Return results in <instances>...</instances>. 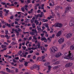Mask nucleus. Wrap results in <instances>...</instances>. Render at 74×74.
<instances>
[{
  "mask_svg": "<svg viewBox=\"0 0 74 74\" xmlns=\"http://www.w3.org/2000/svg\"><path fill=\"white\" fill-rule=\"evenodd\" d=\"M0 37H1V38H4L5 36L4 35H1Z\"/></svg>",
  "mask_w": 74,
  "mask_h": 74,
  "instance_id": "6e6d98bb",
  "label": "nucleus"
},
{
  "mask_svg": "<svg viewBox=\"0 0 74 74\" xmlns=\"http://www.w3.org/2000/svg\"><path fill=\"white\" fill-rule=\"evenodd\" d=\"M40 5V4L39 3L36 4V5H35L36 7H38Z\"/></svg>",
  "mask_w": 74,
  "mask_h": 74,
  "instance_id": "4d7b16f0",
  "label": "nucleus"
},
{
  "mask_svg": "<svg viewBox=\"0 0 74 74\" xmlns=\"http://www.w3.org/2000/svg\"><path fill=\"white\" fill-rule=\"evenodd\" d=\"M45 36L46 37H48V34H46L45 35Z\"/></svg>",
  "mask_w": 74,
  "mask_h": 74,
  "instance_id": "774afa93",
  "label": "nucleus"
},
{
  "mask_svg": "<svg viewBox=\"0 0 74 74\" xmlns=\"http://www.w3.org/2000/svg\"><path fill=\"white\" fill-rule=\"evenodd\" d=\"M35 23H36V25H38L39 23V22H38L37 20H35L34 22Z\"/></svg>",
  "mask_w": 74,
  "mask_h": 74,
  "instance_id": "5701e85b",
  "label": "nucleus"
},
{
  "mask_svg": "<svg viewBox=\"0 0 74 74\" xmlns=\"http://www.w3.org/2000/svg\"><path fill=\"white\" fill-rule=\"evenodd\" d=\"M29 60L31 62H32L33 63H34V61L32 59H30Z\"/></svg>",
  "mask_w": 74,
  "mask_h": 74,
  "instance_id": "c03bdc74",
  "label": "nucleus"
},
{
  "mask_svg": "<svg viewBox=\"0 0 74 74\" xmlns=\"http://www.w3.org/2000/svg\"><path fill=\"white\" fill-rule=\"evenodd\" d=\"M42 20H43V21L44 22H47L48 21V20L47 19H45L44 18L42 19Z\"/></svg>",
  "mask_w": 74,
  "mask_h": 74,
  "instance_id": "b1692460",
  "label": "nucleus"
},
{
  "mask_svg": "<svg viewBox=\"0 0 74 74\" xmlns=\"http://www.w3.org/2000/svg\"><path fill=\"white\" fill-rule=\"evenodd\" d=\"M69 25L71 27V26H74V21L71 20V21L69 22Z\"/></svg>",
  "mask_w": 74,
  "mask_h": 74,
  "instance_id": "39448f33",
  "label": "nucleus"
},
{
  "mask_svg": "<svg viewBox=\"0 0 74 74\" xmlns=\"http://www.w3.org/2000/svg\"><path fill=\"white\" fill-rule=\"evenodd\" d=\"M40 48L41 50H44V51H45V48L42 46L40 47Z\"/></svg>",
  "mask_w": 74,
  "mask_h": 74,
  "instance_id": "412c9836",
  "label": "nucleus"
},
{
  "mask_svg": "<svg viewBox=\"0 0 74 74\" xmlns=\"http://www.w3.org/2000/svg\"><path fill=\"white\" fill-rule=\"evenodd\" d=\"M64 48V45H62L61 46L62 49H63V48Z\"/></svg>",
  "mask_w": 74,
  "mask_h": 74,
  "instance_id": "8fccbe9b",
  "label": "nucleus"
},
{
  "mask_svg": "<svg viewBox=\"0 0 74 74\" xmlns=\"http://www.w3.org/2000/svg\"><path fill=\"white\" fill-rule=\"evenodd\" d=\"M57 60L56 59H54L52 60V62H56Z\"/></svg>",
  "mask_w": 74,
  "mask_h": 74,
  "instance_id": "ea45409f",
  "label": "nucleus"
},
{
  "mask_svg": "<svg viewBox=\"0 0 74 74\" xmlns=\"http://www.w3.org/2000/svg\"><path fill=\"white\" fill-rule=\"evenodd\" d=\"M10 37L11 36H8L7 34L5 35V37L7 38V39H10Z\"/></svg>",
  "mask_w": 74,
  "mask_h": 74,
  "instance_id": "f3484780",
  "label": "nucleus"
},
{
  "mask_svg": "<svg viewBox=\"0 0 74 74\" xmlns=\"http://www.w3.org/2000/svg\"><path fill=\"white\" fill-rule=\"evenodd\" d=\"M35 16V18H36V19H37L38 17H39V16H40V14H38L37 15L36 14L34 15Z\"/></svg>",
  "mask_w": 74,
  "mask_h": 74,
  "instance_id": "6ab92c4d",
  "label": "nucleus"
},
{
  "mask_svg": "<svg viewBox=\"0 0 74 74\" xmlns=\"http://www.w3.org/2000/svg\"><path fill=\"white\" fill-rule=\"evenodd\" d=\"M5 25L8 26V27H11V24H8V23L6 24Z\"/></svg>",
  "mask_w": 74,
  "mask_h": 74,
  "instance_id": "bb28decb",
  "label": "nucleus"
},
{
  "mask_svg": "<svg viewBox=\"0 0 74 74\" xmlns=\"http://www.w3.org/2000/svg\"><path fill=\"white\" fill-rule=\"evenodd\" d=\"M14 16L13 15H12L10 16V19H12L14 18Z\"/></svg>",
  "mask_w": 74,
  "mask_h": 74,
  "instance_id": "473e14b6",
  "label": "nucleus"
},
{
  "mask_svg": "<svg viewBox=\"0 0 74 74\" xmlns=\"http://www.w3.org/2000/svg\"><path fill=\"white\" fill-rule=\"evenodd\" d=\"M33 52H34V51L33 50H31V51H30L29 52L30 53H33Z\"/></svg>",
  "mask_w": 74,
  "mask_h": 74,
  "instance_id": "69168bd1",
  "label": "nucleus"
},
{
  "mask_svg": "<svg viewBox=\"0 0 74 74\" xmlns=\"http://www.w3.org/2000/svg\"><path fill=\"white\" fill-rule=\"evenodd\" d=\"M50 52L51 53H53L58 51V48L57 47L53 46L50 48Z\"/></svg>",
  "mask_w": 74,
  "mask_h": 74,
  "instance_id": "f03ea898",
  "label": "nucleus"
},
{
  "mask_svg": "<svg viewBox=\"0 0 74 74\" xmlns=\"http://www.w3.org/2000/svg\"><path fill=\"white\" fill-rule=\"evenodd\" d=\"M12 40L13 41H15V40H16L15 37H14L13 38H12Z\"/></svg>",
  "mask_w": 74,
  "mask_h": 74,
  "instance_id": "13d9d810",
  "label": "nucleus"
},
{
  "mask_svg": "<svg viewBox=\"0 0 74 74\" xmlns=\"http://www.w3.org/2000/svg\"><path fill=\"white\" fill-rule=\"evenodd\" d=\"M25 8V7L24 6L21 8V10L23 11V12H24L25 11V9H24Z\"/></svg>",
  "mask_w": 74,
  "mask_h": 74,
  "instance_id": "c756f323",
  "label": "nucleus"
},
{
  "mask_svg": "<svg viewBox=\"0 0 74 74\" xmlns=\"http://www.w3.org/2000/svg\"><path fill=\"white\" fill-rule=\"evenodd\" d=\"M32 26L33 28H35L36 27V26H35V24L33 23L32 24Z\"/></svg>",
  "mask_w": 74,
  "mask_h": 74,
  "instance_id": "2f4dec72",
  "label": "nucleus"
},
{
  "mask_svg": "<svg viewBox=\"0 0 74 74\" xmlns=\"http://www.w3.org/2000/svg\"><path fill=\"white\" fill-rule=\"evenodd\" d=\"M40 45H41V44H40V43H39L37 45H36V46H37L38 47V49H40Z\"/></svg>",
  "mask_w": 74,
  "mask_h": 74,
  "instance_id": "a211bd4d",
  "label": "nucleus"
},
{
  "mask_svg": "<svg viewBox=\"0 0 74 74\" xmlns=\"http://www.w3.org/2000/svg\"><path fill=\"white\" fill-rule=\"evenodd\" d=\"M4 57H5V58H8V55L7 54H6L5 55H4Z\"/></svg>",
  "mask_w": 74,
  "mask_h": 74,
  "instance_id": "de8ad7c7",
  "label": "nucleus"
},
{
  "mask_svg": "<svg viewBox=\"0 0 74 74\" xmlns=\"http://www.w3.org/2000/svg\"><path fill=\"white\" fill-rule=\"evenodd\" d=\"M30 56H31V55H28L27 57V58H30Z\"/></svg>",
  "mask_w": 74,
  "mask_h": 74,
  "instance_id": "338daca9",
  "label": "nucleus"
},
{
  "mask_svg": "<svg viewBox=\"0 0 74 74\" xmlns=\"http://www.w3.org/2000/svg\"><path fill=\"white\" fill-rule=\"evenodd\" d=\"M58 66H56L53 67V69L54 70H55L56 69H58Z\"/></svg>",
  "mask_w": 74,
  "mask_h": 74,
  "instance_id": "72a5a7b5",
  "label": "nucleus"
},
{
  "mask_svg": "<svg viewBox=\"0 0 74 74\" xmlns=\"http://www.w3.org/2000/svg\"><path fill=\"white\" fill-rule=\"evenodd\" d=\"M57 25V23H55V24L53 25L52 26V27H57V26H56Z\"/></svg>",
  "mask_w": 74,
  "mask_h": 74,
  "instance_id": "c85d7f7f",
  "label": "nucleus"
},
{
  "mask_svg": "<svg viewBox=\"0 0 74 74\" xmlns=\"http://www.w3.org/2000/svg\"><path fill=\"white\" fill-rule=\"evenodd\" d=\"M37 29H38V33H41V32H42L43 31V29H41V27L40 26H37Z\"/></svg>",
  "mask_w": 74,
  "mask_h": 74,
  "instance_id": "0eeeda50",
  "label": "nucleus"
},
{
  "mask_svg": "<svg viewBox=\"0 0 74 74\" xmlns=\"http://www.w3.org/2000/svg\"><path fill=\"white\" fill-rule=\"evenodd\" d=\"M55 5V4L53 3V4H52V3H49V6H51L52 7H53V6H54V5Z\"/></svg>",
  "mask_w": 74,
  "mask_h": 74,
  "instance_id": "aec40b11",
  "label": "nucleus"
},
{
  "mask_svg": "<svg viewBox=\"0 0 74 74\" xmlns=\"http://www.w3.org/2000/svg\"><path fill=\"white\" fill-rule=\"evenodd\" d=\"M27 64H28L27 62H25L24 64V65L25 66H27Z\"/></svg>",
  "mask_w": 74,
  "mask_h": 74,
  "instance_id": "7c9ffc66",
  "label": "nucleus"
},
{
  "mask_svg": "<svg viewBox=\"0 0 74 74\" xmlns=\"http://www.w3.org/2000/svg\"><path fill=\"white\" fill-rule=\"evenodd\" d=\"M16 36H19V32L18 31H16Z\"/></svg>",
  "mask_w": 74,
  "mask_h": 74,
  "instance_id": "a18cd8bd",
  "label": "nucleus"
},
{
  "mask_svg": "<svg viewBox=\"0 0 74 74\" xmlns=\"http://www.w3.org/2000/svg\"><path fill=\"white\" fill-rule=\"evenodd\" d=\"M20 20V18H17L15 19V21H19V20Z\"/></svg>",
  "mask_w": 74,
  "mask_h": 74,
  "instance_id": "864d4df0",
  "label": "nucleus"
},
{
  "mask_svg": "<svg viewBox=\"0 0 74 74\" xmlns=\"http://www.w3.org/2000/svg\"><path fill=\"white\" fill-rule=\"evenodd\" d=\"M36 68V70H40V66L37 65L36 64H35L34 66H32L31 68V69L32 70H33V69H34V68Z\"/></svg>",
  "mask_w": 74,
  "mask_h": 74,
  "instance_id": "20e7f679",
  "label": "nucleus"
},
{
  "mask_svg": "<svg viewBox=\"0 0 74 74\" xmlns=\"http://www.w3.org/2000/svg\"><path fill=\"white\" fill-rule=\"evenodd\" d=\"M45 66H48V63H46L45 64H44Z\"/></svg>",
  "mask_w": 74,
  "mask_h": 74,
  "instance_id": "79ce46f5",
  "label": "nucleus"
},
{
  "mask_svg": "<svg viewBox=\"0 0 74 74\" xmlns=\"http://www.w3.org/2000/svg\"><path fill=\"white\" fill-rule=\"evenodd\" d=\"M36 56H34L33 57V59H36Z\"/></svg>",
  "mask_w": 74,
  "mask_h": 74,
  "instance_id": "0e129e2a",
  "label": "nucleus"
},
{
  "mask_svg": "<svg viewBox=\"0 0 74 74\" xmlns=\"http://www.w3.org/2000/svg\"><path fill=\"white\" fill-rule=\"evenodd\" d=\"M66 1L68 2H69V3L72 2V1H73V0H66Z\"/></svg>",
  "mask_w": 74,
  "mask_h": 74,
  "instance_id": "603ef678",
  "label": "nucleus"
},
{
  "mask_svg": "<svg viewBox=\"0 0 74 74\" xmlns=\"http://www.w3.org/2000/svg\"><path fill=\"white\" fill-rule=\"evenodd\" d=\"M1 22L3 24H5V23L4 21V20H1Z\"/></svg>",
  "mask_w": 74,
  "mask_h": 74,
  "instance_id": "f704fd0d",
  "label": "nucleus"
},
{
  "mask_svg": "<svg viewBox=\"0 0 74 74\" xmlns=\"http://www.w3.org/2000/svg\"><path fill=\"white\" fill-rule=\"evenodd\" d=\"M59 8V6H57L55 8V9L56 10H57Z\"/></svg>",
  "mask_w": 74,
  "mask_h": 74,
  "instance_id": "58836bf2",
  "label": "nucleus"
},
{
  "mask_svg": "<svg viewBox=\"0 0 74 74\" xmlns=\"http://www.w3.org/2000/svg\"><path fill=\"white\" fill-rule=\"evenodd\" d=\"M7 41V42L8 43H11V40H8Z\"/></svg>",
  "mask_w": 74,
  "mask_h": 74,
  "instance_id": "e433bc0d",
  "label": "nucleus"
},
{
  "mask_svg": "<svg viewBox=\"0 0 74 74\" xmlns=\"http://www.w3.org/2000/svg\"><path fill=\"white\" fill-rule=\"evenodd\" d=\"M60 64L59 61H57L54 63V64Z\"/></svg>",
  "mask_w": 74,
  "mask_h": 74,
  "instance_id": "4be33fe9",
  "label": "nucleus"
},
{
  "mask_svg": "<svg viewBox=\"0 0 74 74\" xmlns=\"http://www.w3.org/2000/svg\"><path fill=\"white\" fill-rule=\"evenodd\" d=\"M72 35V33H69L66 36V37L67 38H70V37H71Z\"/></svg>",
  "mask_w": 74,
  "mask_h": 74,
  "instance_id": "9d476101",
  "label": "nucleus"
},
{
  "mask_svg": "<svg viewBox=\"0 0 74 74\" xmlns=\"http://www.w3.org/2000/svg\"><path fill=\"white\" fill-rule=\"evenodd\" d=\"M45 58V56H42L40 58V59H41V60H42L44 59Z\"/></svg>",
  "mask_w": 74,
  "mask_h": 74,
  "instance_id": "393cba45",
  "label": "nucleus"
},
{
  "mask_svg": "<svg viewBox=\"0 0 74 74\" xmlns=\"http://www.w3.org/2000/svg\"><path fill=\"white\" fill-rule=\"evenodd\" d=\"M70 49L71 50H74V45H72L70 47Z\"/></svg>",
  "mask_w": 74,
  "mask_h": 74,
  "instance_id": "2eb2a0df",
  "label": "nucleus"
},
{
  "mask_svg": "<svg viewBox=\"0 0 74 74\" xmlns=\"http://www.w3.org/2000/svg\"><path fill=\"white\" fill-rule=\"evenodd\" d=\"M5 34H8V30H5Z\"/></svg>",
  "mask_w": 74,
  "mask_h": 74,
  "instance_id": "c9c22d12",
  "label": "nucleus"
},
{
  "mask_svg": "<svg viewBox=\"0 0 74 74\" xmlns=\"http://www.w3.org/2000/svg\"><path fill=\"white\" fill-rule=\"evenodd\" d=\"M52 38H53L55 37V34H53L52 35Z\"/></svg>",
  "mask_w": 74,
  "mask_h": 74,
  "instance_id": "e2e57ef3",
  "label": "nucleus"
},
{
  "mask_svg": "<svg viewBox=\"0 0 74 74\" xmlns=\"http://www.w3.org/2000/svg\"><path fill=\"white\" fill-rule=\"evenodd\" d=\"M48 70H51V68L52 67L50 65H49L48 66Z\"/></svg>",
  "mask_w": 74,
  "mask_h": 74,
  "instance_id": "a19ab883",
  "label": "nucleus"
},
{
  "mask_svg": "<svg viewBox=\"0 0 74 74\" xmlns=\"http://www.w3.org/2000/svg\"><path fill=\"white\" fill-rule=\"evenodd\" d=\"M22 53V51H18V54L19 55H21Z\"/></svg>",
  "mask_w": 74,
  "mask_h": 74,
  "instance_id": "cd10ccee",
  "label": "nucleus"
},
{
  "mask_svg": "<svg viewBox=\"0 0 74 74\" xmlns=\"http://www.w3.org/2000/svg\"><path fill=\"white\" fill-rule=\"evenodd\" d=\"M35 16H34L32 18V19L31 20V23H33L34 22V20H35Z\"/></svg>",
  "mask_w": 74,
  "mask_h": 74,
  "instance_id": "dca6fc26",
  "label": "nucleus"
},
{
  "mask_svg": "<svg viewBox=\"0 0 74 74\" xmlns=\"http://www.w3.org/2000/svg\"><path fill=\"white\" fill-rule=\"evenodd\" d=\"M71 52V51H69V54L67 56V53H65L63 56L64 59H71V60H74V58H73V54Z\"/></svg>",
  "mask_w": 74,
  "mask_h": 74,
  "instance_id": "f257e3e1",
  "label": "nucleus"
},
{
  "mask_svg": "<svg viewBox=\"0 0 74 74\" xmlns=\"http://www.w3.org/2000/svg\"><path fill=\"white\" fill-rule=\"evenodd\" d=\"M18 32H21V29H19V28H18Z\"/></svg>",
  "mask_w": 74,
  "mask_h": 74,
  "instance_id": "680f3d73",
  "label": "nucleus"
},
{
  "mask_svg": "<svg viewBox=\"0 0 74 74\" xmlns=\"http://www.w3.org/2000/svg\"><path fill=\"white\" fill-rule=\"evenodd\" d=\"M30 0H27V3H30Z\"/></svg>",
  "mask_w": 74,
  "mask_h": 74,
  "instance_id": "bf43d9fd",
  "label": "nucleus"
},
{
  "mask_svg": "<svg viewBox=\"0 0 74 74\" xmlns=\"http://www.w3.org/2000/svg\"><path fill=\"white\" fill-rule=\"evenodd\" d=\"M4 44L5 45H8V43L7 42H4Z\"/></svg>",
  "mask_w": 74,
  "mask_h": 74,
  "instance_id": "49530a36",
  "label": "nucleus"
},
{
  "mask_svg": "<svg viewBox=\"0 0 74 74\" xmlns=\"http://www.w3.org/2000/svg\"><path fill=\"white\" fill-rule=\"evenodd\" d=\"M41 40L42 41H44V42H47V41H48V40L47 39H46V38H45V37L43 38L41 37Z\"/></svg>",
  "mask_w": 74,
  "mask_h": 74,
  "instance_id": "f8f14e48",
  "label": "nucleus"
},
{
  "mask_svg": "<svg viewBox=\"0 0 74 74\" xmlns=\"http://www.w3.org/2000/svg\"><path fill=\"white\" fill-rule=\"evenodd\" d=\"M22 48L24 49V50H25V49H26V47L25 46H23Z\"/></svg>",
  "mask_w": 74,
  "mask_h": 74,
  "instance_id": "09e8293b",
  "label": "nucleus"
},
{
  "mask_svg": "<svg viewBox=\"0 0 74 74\" xmlns=\"http://www.w3.org/2000/svg\"><path fill=\"white\" fill-rule=\"evenodd\" d=\"M72 65H73L72 63L71 62L66 64L65 66L66 67H70Z\"/></svg>",
  "mask_w": 74,
  "mask_h": 74,
  "instance_id": "423d86ee",
  "label": "nucleus"
},
{
  "mask_svg": "<svg viewBox=\"0 0 74 74\" xmlns=\"http://www.w3.org/2000/svg\"><path fill=\"white\" fill-rule=\"evenodd\" d=\"M40 12H41V10H38L37 12V13H40Z\"/></svg>",
  "mask_w": 74,
  "mask_h": 74,
  "instance_id": "052dcab7",
  "label": "nucleus"
},
{
  "mask_svg": "<svg viewBox=\"0 0 74 74\" xmlns=\"http://www.w3.org/2000/svg\"><path fill=\"white\" fill-rule=\"evenodd\" d=\"M62 55V54L60 52H58L56 54L55 57L56 58H59V57H60Z\"/></svg>",
  "mask_w": 74,
  "mask_h": 74,
  "instance_id": "6e6552de",
  "label": "nucleus"
},
{
  "mask_svg": "<svg viewBox=\"0 0 74 74\" xmlns=\"http://www.w3.org/2000/svg\"><path fill=\"white\" fill-rule=\"evenodd\" d=\"M3 11L2 10H0V16L2 18L3 17Z\"/></svg>",
  "mask_w": 74,
  "mask_h": 74,
  "instance_id": "4468645a",
  "label": "nucleus"
},
{
  "mask_svg": "<svg viewBox=\"0 0 74 74\" xmlns=\"http://www.w3.org/2000/svg\"><path fill=\"white\" fill-rule=\"evenodd\" d=\"M71 8L70 7V6L68 5L66 8L65 9V12L64 13V14L62 15V17H65L66 16V13H67V12L69 11L70 9H71Z\"/></svg>",
  "mask_w": 74,
  "mask_h": 74,
  "instance_id": "7ed1b4c3",
  "label": "nucleus"
},
{
  "mask_svg": "<svg viewBox=\"0 0 74 74\" xmlns=\"http://www.w3.org/2000/svg\"><path fill=\"white\" fill-rule=\"evenodd\" d=\"M30 34H31V35H34V32H30Z\"/></svg>",
  "mask_w": 74,
  "mask_h": 74,
  "instance_id": "37998d69",
  "label": "nucleus"
},
{
  "mask_svg": "<svg viewBox=\"0 0 74 74\" xmlns=\"http://www.w3.org/2000/svg\"><path fill=\"white\" fill-rule=\"evenodd\" d=\"M0 73H2V74H6L5 73H4L5 72L4 71H1L0 72Z\"/></svg>",
  "mask_w": 74,
  "mask_h": 74,
  "instance_id": "3c124183",
  "label": "nucleus"
},
{
  "mask_svg": "<svg viewBox=\"0 0 74 74\" xmlns=\"http://www.w3.org/2000/svg\"><path fill=\"white\" fill-rule=\"evenodd\" d=\"M64 38H61L60 39L58 40V42H59V44H62V42H64Z\"/></svg>",
  "mask_w": 74,
  "mask_h": 74,
  "instance_id": "1a4fd4ad",
  "label": "nucleus"
},
{
  "mask_svg": "<svg viewBox=\"0 0 74 74\" xmlns=\"http://www.w3.org/2000/svg\"><path fill=\"white\" fill-rule=\"evenodd\" d=\"M33 38L34 39V40H37V38L35 36H33Z\"/></svg>",
  "mask_w": 74,
  "mask_h": 74,
  "instance_id": "5fc2aeb1",
  "label": "nucleus"
},
{
  "mask_svg": "<svg viewBox=\"0 0 74 74\" xmlns=\"http://www.w3.org/2000/svg\"><path fill=\"white\" fill-rule=\"evenodd\" d=\"M13 62H14V63H15L17 62V61L16 60H15L14 59H13Z\"/></svg>",
  "mask_w": 74,
  "mask_h": 74,
  "instance_id": "4c0bfd02",
  "label": "nucleus"
},
{
  "mask_svg": "<svg viewBox=\"0 0 74 74\" xmlns=\"http://www.w3.org/2000/svg\"><path fill=\"white\" fill-rule=\"evenodd\" d=\"M57 27H58L61 28L62 27L63 25L62 23H57V25H56Z\"/></svg>",
  "mask_w": 74,
  "mask_h": 74,
  "instance_id": "9b49d317",
  "label": "nucleus"
},
{
  "mask_svg": "<svg viewBox=\"0 0 74 74\" xmlns=\"http://www.w3.org/2000/svg\"><path fill=\"white\" fill-rule=\"evenodd\" d=\"M1 48H5L6 47V46L5 45H2L1 46Z\"/></svg>",
  "mask_w": 74,
  "mask_h": 74,
  "instance_id": "a878e982",
  "label": "nucleus"
},
{
  "mask_svg": "<svg viewBox=\"0 0 74 74\" xmlns=\"http://www.w3.org/2000/svg\"><path fill=\"white\" fill-rule=\"evenodd\" d=\"M61 34H62V32L61 31H60L59 32H58L56 34V36L60 37V36Z\"/></svg>",
  "mask_w": 74,
  "mask_h": 74,
  "instance_id": "ddd939ff",
  "label": "nucleus"
}]
</instances>
